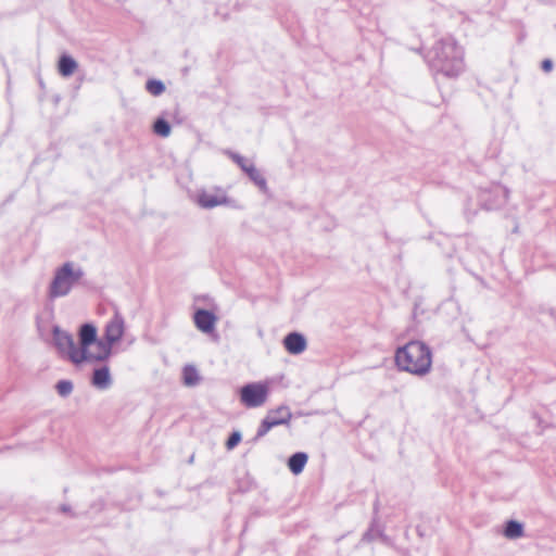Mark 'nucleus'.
I'll use <instances>...</instances> for the list:
<instances>
[{
    "mask_svg": "<svg viewBox=\"0 0 556 556\" xmlns=\"http://www.w3.org/2000/svg\"><path fill=\"white\" fill-rule=\"evenodd\" d=\"M96 340V327L92 324H84L78 331V343L73 336L60 328L53 326L52 342L59 355L78 366L84 363H93L91 357L92 342Z\"/></svg>",
    "mask_w": 556,
    "mask_h": 556,
    "instance_id": "nucleus-1",
    "label": "nucleus"
},
{
    "mask_svg": "<svg viewBox=\"0 0 556 556\" xmlns=\"http://www.w3.org/2000/svg\"><path fill=\"white\" fill-rule=\"evenodd\" d=\"M429 63L444 76L456 77L465 67L463 48L452 38L442 39L429 52Z\"/></svg>",
    "mask_w": 556,
    "mask_h": 556,
    "instance_id": "nucleus-2",
    "label": "nucleus"
},
{
    "mask_svg": "<svg viewBox=\"0 0 556 556\" xmlns=\"http://www.w3.org/2000/svg\"><path fill=\"white\" fill-rule=\"evenodd\" d=\"M395 364L403 371L422 377L431 369L432 354L425 343L410 341L396 350Z\"/></svg>",
    "mask_w": 556,
    "mask_h": 556,
    "instance_id": "nucleus-3",
    "label": "nucleus"
},
{
    "mask_svg": "<svg viewBox=\"0 0 556 556\" xmlns=\"http://www.w3.org/2000/svg\"><path fill=\"white\" fill-rule=\"evenodd\" d=\"M125 320L119 313H114L104 327L103 339H98L96 331V340L92 342L91 357L93 363L103 362L111 357L113 346L121 341L125 333Z\"/></svg>",
    "mask_w": 556,
    "mask_h": 556,
    "instance_id": "nucleus-4",
    "label": "nucleus"
},
{
    "mask_svg": "<svg viewBox=\"0 0 556 556\" xmlns=\"http://www.w3.org/2000/svg\"><path fill=\"white\" fill-rule=\"evenodd\" d=\"M85 271L81 266L66 262L58 267L54 271L52 281L48 288V295L50 299L63 298L70 294L72 289L84 277Z\"/></svg>",
    "mask_w": 556,
    "mask_h": 556,
    "instance_id": "nucleus-5",
    "label": "nucleus"
},
{
    "mask_svg": "<svg viewBox=\"0 0 556 556\" xmlns=\"http://www.w3.org/2000/svg\"><path fill=\"white\" fill-rule=\"evenodd\" d=\"M269 388L263 382L245 384L240 390V401L247 407H260L268 397Z\"/></svg>",
    "mask_w": 556,
    "mask_h": 556,
    "instance_id": "nucleus-6",
    "label": "nucleus"
},
{
    "mask_svg": "<svg viewBox=\"0 0 556 556\" xmlns=\"http://www.w3.org/2000/svg\"><path fill=\"white\" fill-rule=\"evenodd\" d=\"M194 201L202 208H213L229 203L226 191L220 187L198 190Z\"/></svg>",
    "mask_w": 556,
    "mask_h": 556,
    "instance_id": "nucleus-7",
    "label": "nucleus"
},
{
    "mask_svg": "<svg viewBox=\"0 0 556 556\" xmlns=\"http://www.w3.org/2000/svg\"><path fill=\"white\" fill-rule=\"evenodd\" d=\"M217 320V316L207 309L199 308L193 314L195 328L205 334H213L215 332Z\"/></svg>",
    "mask_w": 556,
    "mask_h": 556,
    "instance_id": "nucleus-8",
    "label": "nucleus"
},
{
    "mask_svg": "<svg viewBox=\"0 0 556 556\" xmlns=\"http://www.w3.org/2000/svg\"><path fill=\"white\" fill-rule=\"evenodd\" d=\"M230 157L248 174L251 180L254 181L261 189L266 188V180L255 166L237 153H229Z\"/></svg>",
    "mask_w": 556,
    "mask_h": 556,
    "instance_id": "nucleus-9",
    "label": "nucleus"
},
{
    "mask_svg": "<svg viewBox=\"0 0 556 556\" xmlns=\"http://www.w3.org/2000/svg\"><path fill=\"white\" fill-rule=\"evenodd\" d=\"M283 346L290 354L298 355L306 350L307 342L303 334L291 332L283 339Z\"/></svg>",
    "mask_w": 556,
    "mask_h": 556,
    "instance_id": "nucleus-10",
    "label": "nucleus"
},
{
    "mask_svg": "<svg viewBox=\"0 0 556 556\" xmlns=\"http://www.w3.org/2000/svg\"><path fill=\"white\" fill-rule=\"evenodd\" d=\"M113 383L112 375L108 366L96 368L92 372L91 384L98 390H108Z\"/></svg>",
    "mask_w": 556,
    "mask_h": 556,
    "instance_id": "nucleus-11",
    "label": "nucleus"
},
{
    "mask_svg": "<svg viewBox=\"0 0 556 556\" xmlns=\"http://www.w3.org/2000/svg\"><path fill=\"white\" fill-rule=\"evenodd\" d=\"M307 459L308 457L305 453L299 452L293 454L288 460V467L290 471L293 475H300L303 471Z\"/></svg>",
    "mask_w": 556,
    "mask_h": 556,
    "instance_id": "nucleus-12",
    "label": "nucleus"
},
{
    "mask_svg": "<svg viewBox=\"0 0 556 556\" xmlns=\"http://www.w3.org/2000/svg\"><path fill=\"white\" fill-rule=\"evenodd\" d=\"M77 67V62L70 55H62L59 60L58 70L64 77L73 75Z\"/></svg>",
    "mask_w": 556,
    "mask_h": 556,
    "instance_id": "nucleus-13",
    "label": "nucleus"
},
{
    "mask_svg": "<svg viewBox=\"0 0 556 556\" xmlns=\"http://www.w3.org/2000/svg\"><path fill=\"white\" fill-rule=\"evenodd\" d=\"M266 418L281 420L280 425H287L292 418V413L288 406H279L276 409L269 410L266 415Z\"/></svg>",
    "mask_w": 556,
    "mask_h": 556,
    "instance_id": "nucleus-14",
    "label": "nucleus"
},
{
    "mask_svg": "<svg viewBox=\"0 0 556 556\" xmlns=\"http://www.w3.org/2000/svg\"><path fill=\"white\" fill-rule=\"evenodd\" d=\"M504 535L508 539H518L523 535V527L520 522L510 520L506 523Z\"/></svg>",
    "mask_w": 556,
    "mask_h": 556,
    "instance_id": "nucleus-15",
    "label": "nucleus"
},
{
    "mask_svg": "<svg viewBox=\"0 0 556 556\" xmlns=\"http://www.w3.org/2000/svg\"><path fill=\"white\" fill-rule=\"evenodd\" d=\"M184 383L188 387L198 384L200 377L195 367L188 365L182 370Z\"/></svg>",
    "mask_w": 556,
    "mask_h": 556,
    "instance_id": "nucleus-16",
    "label": "nucleus"
},
{
    "mask_svg": "<svg viewBox=\"0 0 556 556\" xmlns=\"http://www.w3.org/2000/svg\"><path fill=\"white\" fill-rule=\"evenodd\" d=\"M280 422L281 420H274L265 417L257 429L256 439L264 437L271 428L280 426Z\"/></svg>",
    "mask_w": 556,
    "mask_h": 556,
    "instance_id": "nucleus-17",
    "label": "nucleus"
},
{
    "mask_svg": "<svg viewBox=\"0 0 556 556\" xmlns=\"http://www.w3.org/2000/svg\"><path fill=\"white\" fill-rule=\"evenodd\" d=\"M170 125L163 118L156 119L153 125V131L164 138L170 135Z\"/></svg>",
    "mask_w": 556,
    "mask_h": 556,
    "instance_id": "nucleus-18",
    "label": "nucleus"
},
{
    "mask_svg": "<svg viewBox=\"0 0 556 556\" xmlns=\"http://www.w3.org/2000/svg\"><path fill=\"white\" fill-rule=\"evenodd\" d=\"M146 88L152 96H160L165 90L164 84L161 80L155 79L148 80Z\"/></svg>",
    "mask_w": 556,
    "mask_h": 556,
    "instance_id": "nucleus-19",
    "label": "nucleus"
},
{
    "mask_svg": "<svg viewBox=\"0 0 556 556\" xmlns=\"http://www.w3.org/2000/svg\"><path fill=\"white\" fill-rule=\"evenodd\" d=\"M55 388L61 396H67L73 391V383L70 380H61L56 383Z\"/></svg>",
    "mask_w": 556,
    "mask_h": 556,
    "instance_id": "nucleus-20",
    "label": "nucleus"
},
{
    "mask_svg": "<svg viewBox=\"0 0 556 556\" xmlns=\"http://www.w3.org/2000/svg\"><path fill=\"white\" fill-rule=\"evenodd\" d=\"M240 441H241V433L238 431H235L228 438V440L226 442V447L228 450H232L235 446H237L239 444Z\"/></svg>",
    "mask_w": 556,
    "mask_h": 556,
    "instance_id": "nucleus-21",
    "label": "nucleus"
},
{
    "mask_svg": "<svg viewBox=\"0 0 556 556\" xmlns=\"http://www.w3.org/2000/svg\"><path fill=\"white\" fill-rule=\"evenodd\" d=\"M552 67H553V63H552V61H551V60H544V61L542 62V68H543L545 72L551 71V70H552Z\"/></svg>",
    "mask_w": 556,
    "mask_h": 556,
    "instance_id": "nucleus-22",
    "label": "nucleus"
},
{
    "mask_svg": "<svg viewBox=\"0 0 556 556\" xmlns=\"http://www.w3.org/2000/svg\"><path fill=\"white\" fill-rule=\"evenodd\" d=\"M495 192L500 193L504 199L507 198V191L505 189H503L502 187H496Z\"/></svg>",
    "mask_w": 556,
    "mask_h": 556,
    "instance_id": "nucleus-23",
    "label": "nucleus"
},
{
    "mask_svg": "<svg viewBox=\"0 0 556 556\" xmlns=\"http://www.w3.org/2000/svg\"><path fill=\"white\" fill-rule=\"evenodd\" d=\"M493 207H495V204H489L488 205V208H493Z\"/></svg>",
    "mask_w": 556,
    "mask_h": 556,
    "instance_id": "nucleus-24",
    "label": "nucleus"
}]
</instances>
